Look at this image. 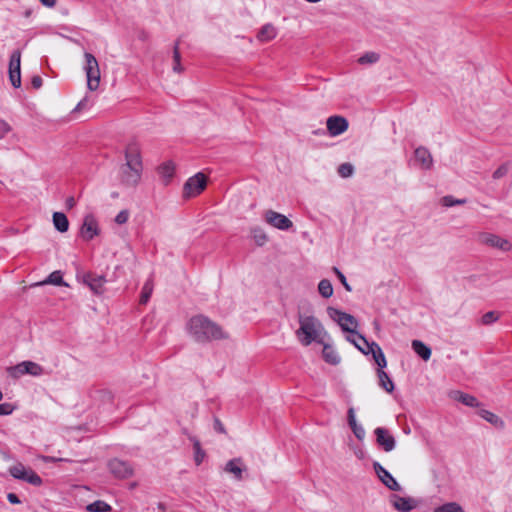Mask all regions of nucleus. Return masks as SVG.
<instances>
[{"instance_id": "c85d7f7f", "label": "nucleus", "mask_w": 512, "mask_h": 512, "mask_svg": "<svg viewBox=\"0 0 512 512\" xmlns=\"http://www.w3.org/2000/svg\"><path fill=\"white\" fill-rule=\"evenodd\" d=\"M87 512H111L112 507L103 500H96L86 506Z\"/></svg>"}, {"instance_id": "ddd939ff", "label": "nucleus", "mask_w": 512, "mask_h": 512, "mask_svg": "<svg viewBox=\"0 0 512 512\" xmlns=\"http://www.w3.org/2000/svg\"><path fill=\"white\" fill-rule=\"evenodd\" d=\"M374 433L376 435V441L378 445L381 446L384 451L390 452L395 448L396 441L389 430L378 427L375 429Z\"/></svg>"}, {"instance_id": "13d9d810", "label": "nucleus", "mask_w": 512, "mask_h": 512, "mask_svg": "<svg viewBox=\"0 0 512 512\" xmlns=\"http://www.w3.org/2000/svg\"><path fill=\"white\" fill-rule=\"evenodd\" d=\"M62 459H56L54 457H45V461L47 462H56V461H61Z\"/></svg>"}, {"instance_id": "c9c22d12", "label": "nucleus", "mask_w": 512, "mask_h": 512, "mask_svg": "<svg viewBox=\"0 0 512 512\" xmlns=\"http://www.w3.org/2000/svg\"><path fill=\"white\" fill-rule=\"evenodd\" d=\"M379 59H380L379 54L371 51V52H367V53L363 54L361 57H359L358 63L361 65H371V64L378 62Z\"/></svg>"}, {"instance_id": "a18cd8bd", "label": "nucleus", "mask_w": 512, "mask_h": 512, "mask_svg": "<svg viewBox=\"0 0 512 512\" xmlns=\"http://www.w3.org/2000/svg\"><path fill=\"white\" fill-rule=\"evenodd\" d=\"M25 469H26V467L23 464L18 463L16 465L10 467L9 472L12 477H14L16 479H20V478H23V472Z\"/></svg>"}, {"instance_id": "412c9836", "label": "nucleus", "mask_w": 512, "mask_h": 512, "mask_svg": "<svg viewBox=\"0 0 512 512\" xmlns=\"http://www.w3.org/2000/svg\"><path fill=\"white\" fill-rule=\"evenodd\" d=\"M322 355L325 362L331 365H338L341 361L338 352L330 344H323Z\"/></svg>"}, {"instance_id": "6ab92c4d", "label": "nucleus", "mask_w": 512, "mask_h": 512, "mask_svg": "<svg viewBox=\"0 0 512 512\" xmlns=\"http://www.w3.org/2000/svg\"><path fill=\"white\" fill-rule=\"evenodd\" d=\"M346 340L352 343L363 354L367 355V350L370 349L371 342H368L364 336L356 331L353 334L347 335Z\"/></svg>"}, {"instance_id": "9b49d317", "label": "nucleus", "mask_w": 512, "mask_h": 512, "mask_svg": "<svg viewBox=\"0 0 512 512\" xmlns=\"http://www.w3.org/2000/svg\"><path fill=\"white\" fill-rule=\"evenodd\" d=\"M81 237L90 241L99 234V226L96 218L92 214H88L84 217L83 224L80 230Z\"/></svg>"}, {"instance_id": "473e14b6", "label": "nucleus", "mask_w": 512, "mask_h": 512, "mask_svg": "<svg viewBox=\"0 0 512 512\" xmlns=\"http://www.w3.org/2000/svg\"><path fill=\"white\" fill-rule=\"evenodd\" d=\"M190 440L193 442V448H194V461L197 466H199L204 458H205V452L202 450L200 442L197 438L191 437Z\"/></svg>"}, {"instance_id": "39448f33", "label": "nucleus", "mask_w": 512, "mask_h": 512, "mask_svg": "<svg viewBox=\"0 0 512 512\" xmlns=\"http://www.w3.org/2000/svg\"><path fill=\"white\" fill-rule=\"evenodd\" d=\"M327 313L329 317L333 321H335L344 332H347L349 334H353L356 332V329L358 327V321L351 314H348L333 307H329L327 309Z\"/></svg>"}, {"instance_id": "ea45409f", "label": "nucleus", "mask_w": 512, "mask_h": 512, "mask_svg": "<svg viewBox=\"0 0 512 512\" xmlns=\"http://www.w3.org/2000/svg\"><path fill=\"white\" fill-rule=\"evenodd\" d=\"M253 238L255 242L262 246L267 242V235L261 228H254L252 230Z\"/></svg>"}, {"instance_id": "0eeeda50", "label": "nucleus", "mask_w": 512, "mask_h": 512, "mask_svg": "<svg viewBox=\"0 0 512 512\" xmlns=\"http://www.w3.org/2000/svg\"><path fill=\"white\" fill-rule=\"evenodd\" d=\"M476 241L480 244L497 248L502 251H508L511 248V244L507 239H503L498 235L488 233V232H480L476 235Z\"/></svg>"}, {"instance_id": "bb28decb", "label": "nucleus", "mask_w": 512, "mask_h": 512, "mask_svg": "<svg viewBox=\"0 0 512 512\" xmlns=\"http://www.w3.org/2000/svg\"><path fill=\"white\" fill-rule=\"evenodd\" d=\"M348 423H349L353 433L355 434V436L358 439H362L365 435V431L362 426H360L356 423L355 413H354L353 408H350L348 410Z\"/></svg>"}, {"instance_id": "b1692460", "label": "nucleus", "mask_w": 512, "mask_h": 512, "mask_svg": "<svg viewBox=\"0 0 512 512\" xmlns=\"http://www.w3.org/2000/svg\"><path fill=\"white\" fill-rule=\"evenodd\" d=\"M412 348L414 352L423 360L427 361L431 357V349L420 340L412 341Z\"/></svg>"}, {"instance_id": "3c124183", "label": "nucleus", "mask_w": 512, "mask_h": 512, "mask_svg": "<svg viewBox=\"0 0 512 512\" xmlns=\"http://www.w3.org/2000/svg\"><path fill=\"white\" fill-rule=\"evenodd\" d=\"M42 78L40 76H34L31 80V84L35 89H39L42 86Z\"/></svg>"}, {"instance_id": "6e6d98bb", "label": "nucleus", "mask_w": 512, "mask_h": 512, "mask_svg": "<svg viewBox=\"0 0 512 512\" xmlns=\"http://www.w3.org/2000/svg\"><path fill=\"white\" fill-rule=\"evenodd\" d=\"M44 6L52 8L56 4V0H39Z\"/></svg>"}, {"instance_id": "680f3d73", "label": "nucleus", "mask_w": 512, "mask_h": 512, "mask_svg": "<svg viewBox=\"0 0 512 512\" xmlns=\"http://www.w3.org/2000/svg\"><path fill=\"white\" fill-rule=\"evenodd\" d=\"M136 485H137L136 483H133V484L130 485V488H135Z\"/></svg>"}, {"instance_id": "4d7b16f0", "label": "nucleus", "mask_w": 512, "mask_h": 512, "mask_svg": "<svg viewBox=\"0 0 512 512\" xmlns=\"http://www.w3.org/2000/svg\"><path fill=\"white\" fill-rule=\"evenodd\" d=\"M215 429L220 433L225 432V429H224L222 423L218 419L215 420Z\"/></svg>"}, {"instance_id": "de8ad7c7", "label": "nucleus", "mask_w": 512, "mask_h": 512, "mask_svg": "<svg viewBox=\"0 0 512 512\" xmlns=\"http://www.w3.org/2000/svg\"><path fill=\"white\" fill-rule=\"evenodd\" d=\"M129 216L130 214L128 210H122L116 215L115 222L119 225L125 224L128 221Z\"/></svg>"}, {"instance_id": "393cba45", "label": "nucleus", "mask_w": 512, "mask_h": 512, "mask_svg": "<svg viewBox=\"0 0 512 512\" xmlns=\"http://www.w3.org/2000/svg\"><path fill=\"white\" fill-rule=\"evenodd\" d=\"M276 35V28L272 24H266L259 31L257 38L261 42H267L274 39Z\"/></svg>"}, {"instance_id": "bf43d9fd", "label": "nucleus", "mask_w": 512, "mask_h": 512, "mask_svg": "<svg viewBox=\"0 0 512 512\" xmlns=\"http://www.w3.org/2000/svg\"><path fill=\"white\" fill-rule=\"evenodd\" d=\"M316 135H324L325 134V131L323 129H319L317 131L314 132Z\"/></svg>"}, {"instance_id": "4468645a", "label": "nucleus", "mask_w": 512, "mask_h": 512, "mask_svg": "<svg viewBox=\"0 0 512 512\" xmlns=\"http://www.w3.org/2000/svg\"><path fill=\"white\" fill-rule=\"evenodd\" d=\"M327 130L331 136H338L348 129V121L341 116H331L326 122Z\"/></svg>"}, {"instance_id": "f03ea898", "label": "nucleus", "mask_w": 512, "mask_h": 512, "mask_svg": "<svg viewBox=\"0 0 512 512\" xmlns=\"http://www.w3.org/2000/svg\"><path fill=\"white\" fill-rule=\"evenodd\" d=\"M188 331L200 343L228 338V334L215 322L204 315H196L188 322Z\"/></svg>"}, {"instance_id": "f8f14e48", "label": "nucleus", "mask_w": 512, "mask_h": 512, "mask_svg": "<svg viewBox=\"0 0 512 512\" xmlns=\"http://www.w3.org/2000/svg\"><path fill=\"white\" fill-rule=\"evenodd\" d=\"M373 468H374V471L377 474L378 478L380 479V481L387 488H389L392 491L401 490V486L395 480V478L384 467H382L378 462H374Z\"/></svg>"}, {"instance_id": "4be33fe9", "label": "nucleus", "mask_w": 512, "mask_h": 512, "mask_svg": "<svg viewBox=\"0 0 512 512\" xmlns=\"http://www.w3.org/2000/svg\"><path fill=\"white\" fill-rule=\"evenodd\" d=\"M175 172V166L172 162L168 161L163 163L158 168V173L161 176L163 183L167 185L172 179Z\"/></svg>"}, {"instance_id": "09e8293b", "label": "nucleus", "mask_w": 512, "mask_h": 512, "mask_svg": "<svg viewBox=\"0 0 512 512\" xmlns=\"http://www.w3.org/2000/svg\"><path fill=\"white\" fill-rule=\"evenodd\" d=\"M14 407L10 403L0 404V415H9L13 412Z\"/></svg>"}, {"instance_id": "f704fd0d", "label": "nucleus", "mask_w": 512, "mask_h": 512, "mask_svg": "<svg viewBox=\"0 0 512 512\" xmlns=\"http://www.w3.org/2000/svg\"><path fill=\"white\" fill-rule=\"evenodd\" d=\"M318 292L324 298H330L333 295V286L328 279H322L318 284Z\"/></svg>"}, {"instance_id": "423d86ee", "label": "nucleus", "mask_w": 512, "mask_h": 512, "mask_svg": "<svg viewBox=\"0 0 512 512\" xmlns=\"http://www.w3.org/2000/svg\"><path fill=\"white\" fill-rule=\"evenodd\" d=\"M107 467L109 472L117 479H128L134 475L132 464L119 458L109 460Z\"/></svg>"}, {"instance_id": "58836bf2", "label": "nucleus", "mask_w": 512, "mask_h": 512, "mask_svg": "<svg viewBox=\"0 0 512 512\" xmlns=\"http://www.w3.org/2000/svg\"><path fill=\"white\" fill-rule=\"evenodd\" d=\"M41 284H53V285H59V286L63 285L64 281H63L62 273L60 271L52 272L48 276V278Z\"/></svg>"}, {"instance_id": "49530a36", "label": "nucleus", "mask_w": 512, "mask_h": 512, "mask_svg": "<svg viewBox=\"0 0 512 512\" xmlns=\"http://www.w3.org/2000/svg\"><path fill=\"white\" fill-rule=\"evenodd\" d=\"M333 272L336 274L344 288L347 291H351V286L348 284L345 275L337 267H333Z\"/></svg>"}, {"instance_id": "79ce46f5", "label": "nucleus", "mask_w": 512, "mask_h": 512, "mask_svg": "<svg viewBox=\"0 0 512 512\" xmlns=\"http://www.w3.org/2000/svg\"><path fill=\"white\" fill-rule=\"evenodd\" d=\"M442 204L445 207H452L455 205H462L466 203V199H455L452 196H445L442 198Z\"/></svg>"}, {"instance_id": "8fccbe9b", "label": "nucleus", "mask_w": 512, "mask_h": 512, "mask_svg": "<svg viewBox=\"0 0 512 512\" xmlns=\"http://www.w3.org/2000/svg\"><path fill=\"white\" fill-rule=\"evenodd\" d=\"M508 171V168L506 166H502L500 168H498L494 173H493V177L495 179L497 178H500L502 177L503 175H505Z\"/></svg>"}, {"instance_id": "e2e57ef3", "label": "nucleus", "mask_w": 512, "mask_h": 512, "mask_svg": "<svg viewBox=\"0 0 512 512\" xmlns=\"http://www.w3.org/2000/svg\"><path fill=\"white\" fill-rule=\"evenodd\" d=\"M2 398H3V394H2V392L0 391V400H2Z\"/></svg>"}, {"instance_id": "2f4dec72", "label": "nucleus", "mask_w": 512, "mask_h": 512, "mask_svg": "<svg viewBox=\"0 0 512 512\" xmlns=\"http://www.w3.org/2000/svg\"><path fill=\"white\" fill-rule=\"evenodd\" d=\"M153 281L152 279H148L143 287H142V291H141V295H140V304L142 305H145L148 303L151 295H152V292H153Z\"/></svg>"}, {"instance_id": "2eb2a0df", "label": "nucleus", "mask_w": 512, "mask_h": 512, "mask_svg": "<svg viewBox=\"0 0 512 512\" xmlns=\"http://www.w3.org/2000/svg\"><path fill=\"white\" fill-rule=\"evenodd\" d=\"M246 470L247 468L243 464V460L241 458H233L229 460L224 467V471L232 474L234 479L237 481L244 479V473Z\"/></svg>"}, {"instance_id": "e433bc0d", "label": "nucleus", "mask_w": 512, "mask_h": 512, "mask_svg": "<svg viewBox=\"0 0 512 512\" xmlns=\"http://www.w3.org/2000/svg\"><path fill=\"white\" fill-rule=\"evenodd\" d=\"M434 512H465L463 510V508L455 503V502H450V503H446L440 507H437Z\"/></svg>"}, {"instance_id": "a211bd4d", "label": "nucleus", "mask_w": 512, "mask_h": 512, "mask_svg": "<svg viewBox=\"0 0 512 512\" xmlns=\"http://www.w3.org/2000/svg\"><path fill=\"white\" fill-rule=\"evenodd\" d=\"M392 506L399 512H410L415 508V503L413 499L407 497H401L398 495H393L391 497Z\"/></svg>"}, {"instance_id": "c03bdc74", "label": "nucleus", "mask_w": 512, "mask_h": 512, "mask_svg": "<svg viewBox=\"0 0 512 512\" xmlns=\"http://www.w3.org/2000/svg\"><path fill=\"white\" fill-rule=\"evenodd\" d=\"M499 318V314L494 311H489L485 313L481 318V323L483 325H490L493 322L497 321Z\"/></svg>"}, {"instance_id": "7c9ffc66", "label": "nucleus", "mask_w": 512, "mask_h": 512, "mask_svg": "<svg viewBox=\"0 0 512 512\" xmlns=\"http://www.w3.org/2000/svg\"><path fill=\"white\" fill-rule=\"evenodd\" d=\"M478 414L481 418L485 419L486 421H488L489 423L496 427H502L503 425L502 420L497 415L488 410L481 409L478 411Z\"/></svg>"}, {"instance_id": "f257e3e1", "label": "nucleus", "mask_w": 512, "mask_h": 512, "mask_svg": "<svg viewBox=\"0 0 512 512\" xmlns=\"http://www.w3.org/2000/svg\"><path fill=\"white\" fill-rule=\"evenodd\" d=\"M125 161L120 168V181L125 186L134 187L140 182L143 170L140 145L136 141L127 144Z\"/></svg>"}, {"instance_id": "9d476101", "label": "nucleus", "mask_w": 512, "mask_h": 512, "mask_svg": "<svg viewBox=\"0 0 512 512\" xmlns=\"http://www.w3.org/2000/svg\"><path fill=\"white\" fill-rule=\"evenodd\" d=\"M265 221L279 230H288L293 226L291 220H289L285 215L278 213L273 210H267L264 214Z\"/></svg>"}, {"instance_id": "052dcab7", "label": "nucleus", "mask_w": 512, "mask_h": 512, "mask_svg": "<svg viewBox=\"0 0 512 512\" xmlns=\"http://www.w3.org/2000/svg\"><path fill=\"white\" fill-rule=\"evenodd\" d=\"M67 204H68L70 207H72V206L74 205V199H73V198L68 199Z\"/></svg>"}, {"instance_id": "f3484780", "label": "nucleus", "mask_w": 512, "mask_h": 512, "mask_svg": "<svg viewBox=\"0 0 512 512\" xmlns=\"http://www.w3.org/2000/svg\"><path fill=\"white\" fill-rule=\"evenodd\" d=\"M449 397L455 401L461 402L468 407H479L480 403L473 395L464 393L459 390H453L449 392Z\"/></svg>"}, {"instance_id": "5fc2aeb1", "label": "nucleus", "mask_w": 512, "mask_h": 512, "mask_svg": "<svg viewBox=\"0 0 512 512\" xmlns=\"http://www.w3.org/2000/svg\"><path fill=\"white\" fill-rule=\"evenodd\" d=\"M87 103H88V100H87V97H85L84 99H82V100L77 104V106H76L75 110H81V109L86 108Z\"/></svg>"}, {"instance_id": "dca6fc26", "label": "nucleus", "mask_w": 512, "mask_h": 512, "mask_svg": "<svg viewBox=\"0 0 512 512\" xmlns=\"http://www.w3.org/2000/svg\"><path fill=\"white\" fill-rule=\"evenodd\" d=\"M415 161L419 163L424 170H429L433 166V158L429 150L425 147H418L414 151Z\"/></svg>"}, {"instance_id": "a19ab883", "label": "nucleus", "mask_w": 512, "mask_h": 512, "mask_svg": "<svg viewBox=\"0 0 512 512\" xmlns=\"http://www.w3.org/2000/svg\"><path fill=\"white\" fill-rule=\"evenodd\" d=\"M353 172L354 167L350 163H343L338 167V173L343 178L352 176Z\"/></svg>"}, {"instance_id": "20e7f679", "label": "nucleus", "mask_w": 512, "mask_h": 512, "mask_svg": "<svg viewBox=\"0 0 512 512\" xmlns=\"http://www.w3.org/2000/svg\"><path fill=\"white\" fill-rule=\"evenodd\" d=\"M84 71L87 78V87L90 91H95L100 83V69L97 59L91 53L85 52Z\"/></svg>"}, {"instance_id": "c756f323", "label": "nucleus", "mask_w": 512, "mask_h": 512, "mask_svg": "<svg viewBox=\"0 0 512 512\" xmlns=\"http://www.w3.org/2000/svg\"><path fill=\"white\" fill-rule=\"evenodd\" d=\"M19 480L26 481L34 486H40L42 484L41 477L30 468H26L24 470L23 478H20Z\"/></svg>"}, {"instance_id": "a878e982", "label": "nucleus", "mask_w": 512, "mask_h": 512, "mask_svg": "<svg viewBox=\"0 0 512 512\" xmlns=\"http://www.w3.org/2000/svg\"><path fill=\"white\" fill-rule=\"evenodd\" d=\"M377 376L379 379V385L387 392L392 393L394 390V383L389 375L383 370L378 369Z\"/></svg>"}, {"instance_id": "aec40b11", "label": "nucleus", "mask_w": 512, "mask_h": 512, "mask_svg": "<svg viewBox=\"0 0 512 512\" xmlns=\"http://www.w3.org/2000/svg\"><path fill=\"white\" fill-rule=\"evenodd\" d=\"M368 354H372V357L375 363L378 365L379 369H383L386 367L387 362L385 355L380 346L376 342H371L370 349L367 350V355Z\"/></svg>"}, {"instance_id": "cd10ccee", "label": "nucleus", "mask_w": 512, "mask_h": 512, "mask_svg": "<svg viewBox=\"0 0 512 512\" xmlns=\"http://www.w3.org/2000/svg\"><path fill=\"white\" fill-rule=\"evenodd\" d=\"M23 369L25 374L32 376H41L44 373V369L38 363L33 361H23Z\"/></svg>"}, {"instance_id": "603ef678", "label": "nucleus", "mask_w": 512, "mask_h": 512, "mask_svg": "<svg viewBox=\"0 0 512 512\" xmlns=\"http://www.w3.org/2000/svg\"><path fill=\"white\" fill-rule=\"evenodd\" d=\"M9 125L3 121H0V139L9 131Z\"/></svg>"}, {"instance_id": "7ed1b4c3", "label": "nucleus", "mask_w": 512, "mask_h": 512, "mask_svg": "<svg viewBox=\"0 0 512 512\" xmlns=\"http://www.w3.org/2000/svg\"><path fill=\"white\" fill-rule=\"evenodd\" d=\"M298 322L299 328L295 331V335L303 346H309L313 342L324 343L327 332L317 317L299 313Z\"/></svg>"}, {"instance_id": "72a5a7b5", "label": "nucleus", "mask_w": 512, "mask_h": 512, "mask_svg": "<svg viewBox=\"0 0 512 512\" xmlns=\"http://www.w3.org/2000/svg\"><path fill=\"white\" fill-rule=\"evenodd\" d=\"M106 282L105 278L102 277V276H98V277H92L90 278L87 283L90 287V289L95 293V294H101L103 292V286H104V283Z\"/></svg>"}, {"instance_id": "5701e85b", "label": "nucleus", "mask_w": 512, "mask_h": 512, "mask_svg": "<svg viewBox=\"0 0 512 512\" xmlns=\"http://www.w3.org/2000/svg\"><path fill=\"white\" fill-rule=\"evenodd\" d=\"M53 224H54L55 228L61 233L68 231L69 221H68L67 216L64 213L54 212Z\"/></svg>"}, {"instance_id": "6e6552de", "label": "nucleus", "mask_w": 512, "mask_h": 512, "mask_svg": "<svg viewBox=\"0 0 512 512\" xmlns=\"http://www.w3.org/2000/svg\"><path fill=\"white\" fill-rule=\"evenodd\" d=\"M21 51L14 50L9 60V80L11 85L15 88L21 86Z\"/></svg>"}, {"instance_id": "4c0bfd02", "label": "nucleus", "mask_w": 512, "mask_h": 512, "mask_svg": "<svg viewBox=\"0 0 512 512\" xmlns=\"http://www.w3.org/2000/svg\"><path fill=\"white\" fill-rule=\"evenodd\" d=\"M173 60H174L173 71H175L177 73L182 72L183 68L180 63L181 55H180V51H179V42H176L174 45Z\"/></svg>"}, {"instance_id": "37998d69", "label": "nucleus", "mask_w": 512, "mask_h": 512, "mask_svg": "<svg viewBox=\"0 0 512 512\" xmlns=\"http://www.w3.org/2000/svg\"><path fill=\"white\" fill-rule=\"evenodd\" d=\"M7 371L9 373V375L13 378H19V377L25 375L22 362L15 366L9 367L7 369Z\"/></svg>"}, {"instance_id": "1a4fd4ad", "label": "nucleus", "mask_w": 512, "mask_h": 512, "mask_svg": "<svg viewBox=\"0 0 512 512\" xmlns=\"http://www.w3.org/2000/svg\"><path fill=\"white\" fill-rule=\"evenodd\" d=\"M206 187V177L202 173H197L196 175L190 177L183 189V194L185 197L190 198L199 195Z\"/></svg>"}, {"instance_id": "864d4df0", "label": "nucleus", "mask_w": 512, "mask_h": 512, "mask_svg": "<svg viewBox=\"0 0 512 512\" xmlns=\"http://www.w3.org/2000/svg\"><path fill=\"white\" fill-rule=\"evenodd\" d=\"M7 499L8 501L11 503V504H19L20 503V499L18 498V496L14 493H9L7 495Z\"/></svg>"}]
</instances>
